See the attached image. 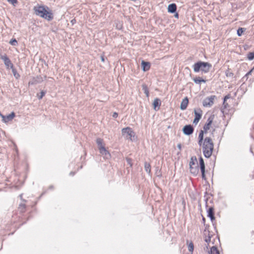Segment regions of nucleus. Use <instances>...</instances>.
Returning <instances> with one entry per match:
<instances>
[{
  "instance_id": "obj_19",
  "label": "nucleus",
  "mask_w": 254,
  "mask_h": 254,
  "mask_svg": "<svg viewBox=\"0 0 254 254\" xmlns=\"http://www.w3.org/2000/svg\"><path fill=\"white\" fill-rule=\"evenodd\" d=\"M142 90H143L144 93L145 94L146 97H148L149 95V90L148 89L147 85L145 84H143L142 85Z\"/></svg>"
},
{
  "instance_id": "obj_2",
  "label": "nucleus",
  "mask_w": 254,
  "mask_h": 254,
  "mask_svg": "<svg viewBox=\"0 0 254 254\" xmlns=\"http://www.w3.org/2000/svg\"><path fill=\"white\" fill-rule=\"evenodd\" d=\"M48 9H49L48 7L46 8L44 6H37L34 8L35 14L37 15L50 21L53 18V16L52 13L48 11Z\"/></svg>"
},
{
  "instance_id": "obj_16",
  "label": "nucleus",
  "mask_w": 254,
  "mask_h": 254,
  "mask_svg": "<svg viewBox=\"0 0 254 254\" xmlns=\"http://www.w3.org/2000/svg\"><path fill=\"white\" fill-rule=\"evenodd\" d=\"M141 67L143 71L148 70L150 68V64L142 61L141 62Z\"/></svg>"
},
{
  "instance_id": "obj_26",
  "label": "nucleus",
  "mask_w": 254,
  "mask_h": 254,
  "mask_svg": "<svg viewBox=\"0 0 254 254\" xmlns=\"http://www.w3.org/2000/svg\"><path fill=\"white\" fill-rule=\"evenodd\" d=\"M102 142H103V140L101 138H97L96 139V143L97 144H98V145L99 146V148L101 146H103L102 145Z\"/></svg>"
},
{
  "instance_id": "obj_11",
  "label": "nucleus",
  "mask_w": 254,
  "mask_h": 254,
  "mask_svg": "<svg viewBox=\"0 0 254 254\" xmlns=\"http://www.w3.org/2000/svg\"><path fill=\"white\" fill-rule=\"evenodd\" d=\"M100 153L104 156V157L108 158L110 156L109 152L105 149L103 146H101L99 147Z\"/></svg>"
},
{
  "instance_id": "obj_7",
  "label": "nucleus",
  "mask_w": 254,
  "mask_h": 254,
  "mask_svg": "<svg viewBox=\"0 0 254 254\" xmlns=\"http://www.w3.org/2000/svg\"><path fill=\"white\" fill-rule=\"evenodd\" d=\"M214 119V116H210L207 120V123L205 124L203 127V129L205 132H206L210 129V126L213 122Z\"/></svg>"
},
{
  "instance_id": "obj_1",
  "label": "nucleus",
  "mask_w": 254,
  "mask_h": 254,
  "mask_svg": "<svg viewBox=\"0 0 254 254\" xmlns=\"http://www.w3.org/2000/svg\"><path fill=\"white\" fill-rule=\"evenodd\" d=\"M214 148V143L210 137H206L202 144V150L204 156L206 158H209L212 153Z\"/></svg>"
},
{
  "instance_id": "obj_27",
  "label": "nucleus",
  "mask_w": 254,
  "mask_h": 254,
  "mask_svg": "<svg viewBox=\"0 0 254 254\" xmlns=\"http://www.w3.org/2000/svg\"><path fill=\"white\" fill-rule=\"evenodd\" d=\"M9 43L12 46H16L17 45V42L15 39L11 40Z\"/></svg>"
},
{
  "instance_id": "obj_20",
  "label": "nucleus",
  "mask_w": 254,
  "mask_h": 254,
  "mask_svg": "<svg viewBox=\"0 0 254 254\" xmlns=\"http://www.w3.org/2000/svg\"><path fill=\"white\" fill-rule=\"evenodd\" d=\"M144 169L146 172L149 174L151 172V166L149 163L145 162L144 163Z\"/></svg>"
},
{
  "instance_id": "obj_28",
  "label": "nucleus",
  "mask_w": 254,
  "mask_h": 254,
  "mask_svg": "<svg viewBox=\"0 0 254 254\" xmlns=\"http://www.w3.org/2000/svg\"><path fill=\"white\" fill-rule=\"evenodd\" d=\"M203 134H204V131L201 130L199 132V135H198V138L200 139V140H203Z\"/></svg>"
},
{
  "instance_id": "obj_33",
  "label": "nucleus",
  "mask_w": 254,
  "mask_h": 254,
  "mask_svg": "<svg viewBox=\"0 0 254 254\" xmlns=\"http://www.w3.org/2000/svg\"><path fill=\"white\" fill-rule=\"evenodd\" d=\"M126 160H127L128 164H129L130 165V166L131 167L132 166L131 159L130 158H127Z\"/></svg>"
},
{
  "instance_id": "obj_22",
  "label": "nucleus",
  "mask_w": 254,
  "mask_h": 254,
  "mask_svg": "<svg viewBox=\"0 0 254 254\" xmlns=\"http://www.w3.org/2000/svg\"><path fill=\"white\" fill-rule=\"evenodd\" d=\"M210 254H220L219 251L215 247L211 248Z\"/></svg>"
},
{
  "instance_id": "obj_9",
  "label": "nucleus",
  "mask_w": 254,
  "mask_h": 254,
  "mask_svg": "<svg viewBox=\"0 0 254 254\" xmlns=\"http://www.w3.org/2000/svg\"><path fill=\"white\" fill-rule=\"evenodd\" d=\"M0 59L3 61L4 64L7 67H13V64L11 63L10 60L9 59V58L6 56V55H2L0 56Z\"/></svg>"
},
{
  "instance_id": "obj_24",
  "label": "nucleus",
  "mask_w": 254,
  "mask_h": 254,
  "mask_svg": "<svg viewBox=\"0 0 254 254\" xmlns=\"http://www.w3.org/2000/svg\"><path fill=\"white\" fill-rule=\"evenodd\" d=\"M194 249V246L192 242H190L188 245V250L190 252H192Z\"/></svg>"
},
{
  "instance_id": "obj_41",
  "label": "nucleus",
  "mask_w": 254,
  "mask_h": 254,
  "mask_svg": "<svg viewBox=\"0 0 254 254\" xmlns=\"http://www.w3.org/2000/svg\"><path fill=\"white\" fill-rule=\"evenodd\" d=\"M101 60L102 62H104L105 61V59L103 56L101 57Z\"/></svg>"
},
{
  "instance_id": "obj_35",
  "label": "nucleus",
  "mask_w": 254,
  "mask_h": 254,
  "mask_svg": "<svg viewBox=\"0 0 254 254\" xmlns=\"http://www.w3.org/2000/svg\"><path fill=\"white\" fill-rule=\"evenodd\" d=\"M13 73H14V76H15V77L16 78H19V76H19V75L18 73H15V72H14V70H13Z\"/></svg>"
},
{
  "instance_id": "obj_36",
  "label": "nucleus",
  "mask_w": 254,
  "mask_h": 254,
  "mask_svg": "<svg viewBox=\"0 0 254 254\" xmlns=\"http://www.w3.org/2000/svg\"><path fill=\"white\" fill-rule=\"evenodd\" d=\"M118 117V114L116 112H114L113 114V117L114 118H116Z\"/></svg>"
},
{
  "instance_id": "obj_15",
  "label": "nucleus",
  "mask_w": 254,
  "mask_h": 254,
  "mask_svg": "<svg viewBox=\"0 0 254 254\" xmlns=\"http://www.w3.org/2000/svg\"><path fill=\"white\" fill-rule=\"evenodd\" d=\"M177 9V6L175 3H171L169 4L168 6V11L170 13H174Z\"/></svg>"
},
{
  "instance_id": "obj_39",
  "label": "nucleus",
  "mask_w": 254,
  "mask_h": 254,
  "mask_svg": "<svg viewBox=\"0 0 254 254\" xmlns=\"http://www.w3.org/2000/svg\"><path fill=\"white\" fill-rule=\"evenodd\" d=\"M233 75V74L232 72H230V73L227 74V76H231Z\"/></svg>"
},
{
  "instance_id": "obj_42",
  "label": "nucleus",
  "mask_w": 254,
  "mask_h": 254,
  "mask_svg": "<svg viewBox=\"0 0 254 254\" xmlns=\"http://www.w3.org/2000/svg\"><path fill=\"white\" fill-rule=\"evenodd\" d=\"M175 17H176V18H178L179 17V14L178 13H176L175 14Z\"/></svg>"
},
{
  "instance_id": "obj_40",
  "label": "nucleus",
  "mask_w": 254,
  "mask_h": 254,
  "mask_svg": "<svg viewBox=\"0 0 254 254\" xmlns=\"http://www.w3.org/2000/svg\"><path fill=\"white\" fill-rule=\"evenodd\" d=\"M177 147H178V148L180 150H181V144L180 143H179V144H178L177 145Z\"/></svg>"
},
{
  "instance_id": "obj_30",
  "label": "nucleus",
  "mask_w": 254,
  "mask_h": 254,
  "mask_svg": "<svg viewBox=\"0 0 254 254\" xmlns=\"http://www.w3.org/2000/svg\"><path fill=\"white\" fill-rule=\"evenodd\" d=\"M229 98H230L229 95H227L224 98L223 105H224L225 108H226V105H227V104H225V102Z\"/></svg>"
},
{
  "instance_id": "obj_18",
  "label": "nucleus",
  "mask_w": 254,
  "mask_h": 254,
  "mask_svg": "<svg viewBox=\"0 0 254 254\" xmlns=\"http://www.w3.org/2000/svg\"><path fill=\"white\" fill-rule=\"evenodd\" d=\"M154 109H156L157 107H159L161 105L160 100L158 98H155L154 100L153 103Z\"/></svg>"
},
{
  "instance_id": "obj_17",
  "label": "nucleus",
  "mask_w": 254,
  "mask_h": 254,
  "mask_svg": "<svg viewBox=\"0 0 254 254\" xmlns=\"http://www.w3.org/2000/svg\"><path fill=\"white\" fill-rule=\"evenodd\" d=\"M208 216L210 218L211 220L214 219V212H213V208L212 207H210L208 210Z\"/></svg>"
},
{
  "instance_id": "obj_8",
  "label": "nucleus",
  "mask_w": 254,
  "mask_h": 254,
  "mask_svg": "<svg viewBox=\"0 0 254 254\" xmlns=\"http://www.w3.org/2000/svg\"><path fill=\"white\" fill-rule=\"evenodd\" d=\"M183 133L189 135L192 133L193 131V128L191 125H186L183 128Z\"/></svg>"
},
{
  "instance_id": "obj_25",
  "label": "nucleus",
  "mask_w": 254,
  "mask_h": 254,
  "mask_svg": "<svg viewBox=\"0 0 254 254\" xmlns=\"http://www.w3.org/2000/svg\"><path fill=\"white\" fill-rule=\"evenodd\" d=\"M247 58H248V59L249 60H250V61H252V60H253V59H254V52H251V53H249L248 54Z\"/></svg>"
},
{
  "instance_id": "obj_3",
  "label": "nucleus",
  "mask_w": 254,
  "mask_h": 254,
  "mask_svg": "<svg viewBox=\"0 0 254 254\" xmlns=\"http://www.w3.org/2000/svg\"><path fill=\"white\" fill-rule=\"evenodd\" d=\"M211 65L208 63L199 61L193 65V71L195 72H198L201 71L204 73H207L209 72Z\"/></svg>"
},
{
  "instance_id": "obj_10",
  "label": "nucleus",
  "mask_w": 254,
  "mask_h": 254,
  "mask_svg": "<svg viewBox=\"0 0 254 254\" xmlns=\"http://www.w3.org/2000/svg\"><path fill=\"white\" fill-rule=\"evenodd\" d=\"M194 113L195 115V118L193 120V123L195 124H197L200 119H201L202 115V111L201 110H199V112L194 110Z\"/></svg>"
},
{
  "instance_id": "obj_29",
  "label": "nucleus",
  "mask_w": 254,
  "mask_h": 254,
  "mask_svg": "<svg viewBox=\"0 0 254 254\" xmlns=\"http://www.w3.org/2000/svg\"><path fill=\"white\" fill-rule=\"evenodd\" d=\"M25 205L24 204H20L19 206V209L20 211L24 212L25 209Z\"/></svg>"
},
{
  "instance_id": "obj_4",
  "label": "nucleus",
  "mask_w": 254,
  "mask_h": 254,
  "mask_svg": "<svg viewBox=\"0 0 254 254\" xmlns=\"http://www.w3.org/2000/svg\"><path fill=\"white\" fill-rule=\"evenodd\" d=\"M190 169L191 174L196 175L199 172L197 160L196 157H192L190 162Z\"/></svg>"
},
{
  "instance_id": "obj_5",
  "label": "nucleus",
  "mask_w": 254,
  "mask_h": 254,
  "mask_svg": "<svg viewBox=\"0 0 254 254\" xmlns=\"http://www.w3.org/2000/svg\"><path fill=\"white\" fill-rule=\"evenodd\" d=\"M216 98V96L211 95L205 98L203 102L202 105L204 107H211L214 104V100Z\"/></svg>"
},
{
  "instance_id": "obj_13",
  "label": "nucleus",
  "mask_w": 254,
  "mask_h": 254,
  "mask_svg": "<svg viewBox=\"0 0 254 254\" xmlns=\"http://www.w3.org/2000/svg\"><path fill=\"white\" fill-rule=\"evenodd\" d=\"M189 103V100L188 97H185L184 99H183V100L181 102V105H180V109L182 110H185L187 109V107L188 106Z\"/></svg>"
},
{
  "instance_id": "obj_34",
  "label": "nucleus",
  "mask_w": 254,
  "mask_h": 254,
  "mask_svg": "<svg viewBox=\"0 0 254 254\" xmlns=\"http://www.w3.org/2000/svg\"><path fill=\"white\" fill-rule=\"evenodd\" d=\"M7 0L9 2H10V3L12 4H14L15 3H17V0Z\"/></svg>"
},
{
  "instance_id": "obj_6",
  "label": "nucleus",
  "mask_w": 254,
  "mask_h": 254,
  "mask_svg": "<svg viewBox=\"0 0 254 254\" xmlns=\"http://www.w3.org/2000/svg\"><path fill=\"white\" fill-rule=\"evenodd\" d=\"M122 132L123 135L126 136V137L127 139H131L132 136H134L133 132L129 127L123 128L122 129Z\"/></svg>"
},
{
  "instance_id": "obj_12",
  "label": "nucleus",
  "mask_w": 254,
  "mask_h": 254,
  "mask_svg": "<svg viewBox=\"0 0 254 254\" xmlns=\"http://www.w3.org/2000/svg\"><path fill=\"white\" fill-rule=\"evenodd\" d=\"M199 164H200V168L202 173V178H204L205 177L204 173H205V164L203 161V158L201 157L199 158Z\"/></svg>"
},
{
  "instance_id": "obj_23",
  "label": "nucleus",
  "mask_w": 254,
  "mask_h": 254,
  "mask_svg": "<svg viewBox=\"0 0 254 254\" xmlns=\"http://www.w3.org/2000/svg\"><path fill=\"white\" fill-rule=\"evenodd\" d=\"M246 29L244 28H239L237 30V34L239 36H241L242 33L245 31Z\"/></svg>"
},
{
  "instance_id": "obj_21",
  "label": "nucleus",
  "mask_w": 254,
  "mask_h": 254,
  "mask_svg": "<svg viewBox=\"0 0 254 254\" xmlns=\"http://www.w3.org/2000/svg\"><path fill=\"white\" fill-rule=\"evenodd\" d=\"M193 80L196 84H200L201 82H204V83L205 82V80L201 79L200 77H197V78H194L193 79Z\"/></svg>"
},
{
  "instance_id": "obj_31",
  "label": "nucleus",
  "mask_w": 254,
  "mask_h": 254,
  "mask_svg": "<svg viewBox=\"0 0 254 254\" xmlns=\"http://www.w3.org/2000/svg\"><path fill=\"white\" fill-rule=\"evenodd\" d=\"M45 92L43 91H42L40 93V95L38 96L39 99H41L43 98V97L45 95Z\"/></svg>"
},
{
  "instance_id": "obj_14",
  "label": "nucleus",
  "mask_w": 254,
  "mask_h": 254,
  "mask_svg": "<svg viewBox=\"0 0 254 254\" xmlns=\"http://www.w3.org/2000/svg\"><path fill=\"white\" fill-rule=\"evenodd\" d=\"M15 116V114L14 112H12L11 114L8 115V116L5 117L3 115H1V117L2 118L3 121H4V122H7L9 121H11Z\"/></svg>"
},
{
  "instance_id": "obj_32",
  "label": "nucleus",
  "mask_w": 254,
  "mask_h": 254,
  "mask_svg": "<svg viewBox=\"0 0 254 254\" xmlns=\"http://www.w3.org/2000/svg\"><path fill=\"white\" fill-rule=\"evenodd\" d=\"M254 71V67L246 74V76H248L249 75L252 74V72H253Z\"/></svg>"
},
{
  "instance_id": "obj_38",
  "label": "nucleus",
  "mask_w": 254,
  "mask_h": 254,
  "mask_svg": "<svg viewBox=\"0 0 254 254\" xmlns=\"http://www.w3.org/2000/svg\"><path fill=\"white\" fill-rule=\"evenodd\" d=\"M202 141H203V140H200V139H199L198 144L200 146H201L202 144H203Z\"/></svg>"
},
{
  "instance_id": "obj_37",
  "label": "nucleus",
  "mask_w": 254,
  "mask_h": 254,
  "mask_svg": "<svg viewBox=\"0 0 254 254\" xmlns=\"http://www.w3.org/2000/svg\"><path fill=\"white\" fill-rule=\"evenodd\" d=\"M210 237H208L207 238H206L205 241L206 243H209L210 241Z\"/></svg>"
}]
</instances>
